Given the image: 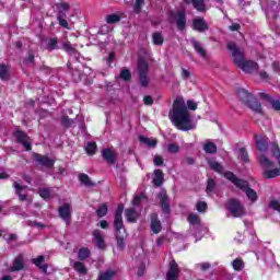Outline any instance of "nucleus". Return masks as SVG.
<instances>
[{
    "mask_svg": "<svg viewBox=\"0 0 280 280\" xmlns=\"http://www.w3.org/2000/svg\"><path fill=\"white\" fill-rule=\"evenodd\" d=\"M168 117L177 130H183L184 132L191 130V115L187 109L185 100L176 98L173 102L172 110L170 112Z\"/></svg>",
    "mask_w": 280,
    "mask_h": 280,
    "instance_id": "obj_1",
    "label": "nucleus"
},
{
    "mask_svg": "<svg viewBox=\"0 0 280 280\" xmlns=\"http://www.w3.org/2000/svg\"><path fill=\"white\" fill-rule=\"evenodd\" d=\"M228 50L232 51V58L234 65L242 69L245 73H253V71H257L259 69V65L253 60L244 59V52L240 50L237 44L235 42H228Z\"/></svg>",
    "mask_w": 280,
    "mask_h": 280,
    "instance_id": "obj_2",
    "label": "nucleus"
},
{
    "mask_svg": "<svg viewBox=\"0 0 280 280\" xmlns=\"http://www.w3.org/2000/svg\"><path fill=\"white\" fill-rule=\"evenodd\" d=\"M114 229L117 248H126V228H124V203H119L114 214Z\"/></svg>",
    "mask_w": 280,
    "mask_h": 280,
    "instance_id": "obj_3",
    "label": "nucleus"
},
{
    "mask_svg": "<svg viewBox=\"0 0 280 280\" xmlns=\"http://www.w3.org/2000/svg\"><path fill=\"white\" fill-rule=\"evenodd\" d=\"M224 178H226V180H230V183L236 186L237 189H241V191H243L247 196L248 200H250L252 202H257L259 197L257 196V191L250 188V184L248 183V180L236 177L235 173L231 171H226L224 173Z\"/></svg>",
    "mask_w": 280,
    "mask_h": 280,
    "instance_id": "obj_4",
    "label": "nucleus"
},
{
    "mask_svg": "<svg viewBox=\"0 0 280 280\" xmlns=\"http://www.w3.org/2000/svg\"><path fill=\"white\" fill-rule=\"evenodd\" d=\"M236 95L241 100V102H244L250 110H254V113H258V115H264V110L261 109V103L257 101L255 96H253L246 89L238 88L236 90Z\"/></svg>",
    "mask_w": 280,
    "mask_h": 280,
    "instance_id": "obj_5",
    "label": "nucleus"
},
{
    "mask_svg": "<svg viewBox=\"0 0 280 280\" xmlns=\"http://www.w3.org/2000/svg\"><path fill=\"white\" fill-rule=\"evenodd\" d=\"M258 162L264 170L262 176L266 179L277 178V176H280V168H272V170L268 168V167H275V162L270 161V159H268L266 154H261L258 158Z\"/></svg>",
    "mask_w": 280,
    "mask_h": 280,
    "instance_id": "obj_6",
    "label": "nucleus"
},
{
    "mask_svg": "<svg viewBox=\"0 0 280 280\" xmlns=\"http://www.w3.org/2000/svg\"><path fill=\"white\" fill-rule=\"evenodd\" d=\"M167 16L168 23H176V27L179 32L187 30V14L185 11L168 10Z\"/></svg>",
    "mask_w": 280,
    "mask_h": 280,
    "instance_id": "obj_7",
    "label": "nucleus"
},
{
    "mask_svg": "<svg viewBox=\"0 0 280 280\" xmlns=\"http://www.w3.org/2000/svg\"><path fill=\"white\" fill-rule=\"evenodd\" d=\"M149 70H150V66H148V62L144 59H139L138 75H139L140 86H142L143 89H147V86L150 85V79H148Z\"/></svg>",
    "mask_w": 280,
    "mask_h": 280,
    "instance_id": "obj_8",
    "label": "nucleus"
},
{
    "mask_svg": "<svg viewBox=\"0 0 280 280\" xmlns=\"http://www.w3.org/2000/svg\"><path fill=\"white\" fill-rule=\"evenodd\" d=\"M225 209L231 213L232 218H242L246 212L244 211V205L238 199L232 198L225 205Z\"/></svg>",
    "mask_w": 280,
    "mask_h": 280,
    "instance_id": "obj_9",
    "label": "nucleus"
},
{
    "mask_svg": "<svg viewBox=\"0 0 280 280\" xmlns=\"http://www.w3.org/2000/svg\"><path fill=\"white\" fill-rule=\"evenodd\" d=\"M58 214L61 220L65 221L66 226L71 224V215H72V207L71 203L65 202L62 206L58 208Z\"/></svg>",
    "mask_w": 280,
    "mask_h": 280,
    "instance_id": "obj_10",
    "label": "nucleus"
},
{
    "mask_svg": "<svg viewBox=\"0 0 280 280\" xmlns=\"http://www.w3.org/2000/svg\"><path fill=\"white\" fill-rule=\"evenodd\" d=\"M158 198L160 200V207L162 212L166 215L172 213V206L170 205V197L167 196V190H162L158 194Z\"/></svg>",
    "mask_w": 280,
    "mask_h": 280,
    "instance_id": "obj_11",
    "label": "nucleus"
},
{
    "mask_svg": "<svg viewBox=\"0 0 280 280\" xmlns=\"http://www.w3.org/2000/svg\"><path fill=\"white\" fill-rule=\"evenodd\" d=\"M33 161L38 163V165H43V167H47L48 170H51V167H54V165L56 164V161L40 153H33Z\"/></svg>",
    "mask_w": 280,
    "mask_h": 280,
    "instance_id": "obj_12",
    "label": "nucleus"
},
{
    "mask_svg": "<svg viewBox=\"0 0 280 280\" xmlns=\"http://www.w3.org/2000/svg\"><path fill=\"white\" fill-rule=\"evenodd\" d=\"M180 276V267L174 259L168 264V271L166 272V280H178Z\"/></svg>",
    "mask_w": 280,
    "mask_h": 280,
    "instance_id": "obj_13",
    "label": "nucleus"
},
{
    "mask_svg": "<svg viewBox=\"0 0 280 280\" xmlns=\"http://www.w3.org/2000/svg\"><path fill=\"white\" fill-rule=\"evenodd\" d=\"M192 30L195 32H207L209 30V24H207V21H205V18H197L192 20Z\"/></svg>",
    "mask_w": 280,
    "mask_h": 280,
    "instance_id": "obj_14",
    "label": "nucleus"
},
{
    "mask_svg": "<svg viewBox=\"0 0 280 280\" xmlns=\"http://www.w3.org/2000/svg\"><path fill=\"white\" fill-rule=\"evenodd\" d=\"M151 231L158 235L161 231H163V225L161 224V220H159V214L156 212L151 213Z\"/></svg>",
    "mask_w": 280,
    "mask_h": 280,
    "instance_id": "obj_15",
    "label": "nucleus"
},
{
    "mask_svg": "<svg viewBox=\"0 0 280 280\" xmlns=\"http://www.w3.org/2000/svg\"><path fill=\"white\" fill-rule=\"evenodd\" d=\"M55 8L58 12L57 16H67V12L71 10V4L67 1H60L55 3Z\"/></svg>",
    "mask_w": 280,
    "mask_h": 280,
    "instance_id": "obj_16",
    "label": "nucleus"
},
{
    "mask_svg": "<svg viewBox=\"0 0 280 280\" xmlns=\"http://www.w3.org/2000/svg\"><path fill=\"white\" fill-rule=\"evenodd\" d=\"M154 176L152 179V183L154 187H161L163 185V180H165V174L163 173V170L156 168L153 172Z\"/></svg>",
    "mask_w": 280,
    "mask_h": 280,
    "instance_id": "obj_17",
    "label": "nucleus"
},
{
    "mask_svg": "<svg viewBox=\"0 0 280 280\" xmlns=\"http://www.w3.org/2000/svg\"><path fill=\"white\" fill-rule=\"evenodd\" d=\"M93 237H94V241L96 242L97 248H100V250H105L106 242L104 241V236H102V232L100 230H94Z\"/></svg>",
    "mask_w": 280,
    "mask_h": 280,
    "instance_id": "obj_18",
    "label": "nucleus"
},
{
    "mask_svg": "<svg viewBox=\"0 0 280 280\" xmlns=\"http://www.w3.org/2000/svg\"><path fill=\"white\" fill-rule=\"evenodd\" d=\"M125 218L127 222H130L131 224H137V219L139 218V212L135 210V208H128L125 210Z\"/></svg>",
    "mask_w": 280,
    "mask_h": 280,
    "instance_id": "obj_19",
    "label": "nucleus"
},
{
    "mask_svg": "<svg viewBox=\"0 0 280 280\" xmlns=\"http://www.w3.org/2000/svg\"><path fill=\"white\" fill-rule=\"evenodd\" d=\"M102 156L104 161H106V163H108L109 165H115L116 159L115 153H113V150H110L109 148L103 149Z\"/></svg>",
    "mask_w": 280,
    "mask_h": 280,
    "instance_id": "obj_20",
    "label": "nucleus"
},
{
    "mask_svg": "<svg viewBox=\"0 0 280 280\" xmlns=\"http://www.w3.org/2000/svg\"><path fill=\"white\" fill-rule=\"evenodd\" d=\"M256 149L259 152H267L268 151V137H258L256 139Z\"/></svg>",
    "mask_w": 280,
    "mask_h": 280,
    "instance_id": "obj_21",
    "label": "nucleus"
},
{
    "mask_svg": "<svg viewBox=\"0 0 280 280\" xmlns=\"http://www.w3.org/2000/svg\"><path fill=\"white\" fill-rule=\"evenodd\" d=\"M32 264H34V266H36L37 268H39V270H42V272H44L45 275H47V264H45V256L40 255L37 258H34L32 260ZM44 264V265H43Z\"/></svg>",
    "mask_w": 280,
    "mask_h": 280,
    "instance_id": "obj_22",
    "label": "nucleus"
},
{
    "mask_svg": "<svg viewBox=\"0 0 280 280\" xmlns=\"http://www.w3.org/2000/svg\"><path fill=\"white\" fill-rule=\"evenodd\" d=\"M191 46L194 47L195 51L201 56V58H207V50L202 47V44L196 38L190 39Z\"/></svg>",
    "mask_w": 280,
    "mask_h": 280,
    "instance_id": "obj_23",
    "label": "nucleus"
},
{
    "mask_svg": "<svg viewBox=\"0 0 280 280\" xmlns=\"http://www.w3.org/2000/svg\"><path fill=\"white\" fill-rule=\"evenodd\" d=\"M23 268H25V262L23 261V257L18 256L13 260V265L10 268V272H19L20 270H23Z\"/></svg>",
    "mask_w": 280,
    "mask_h": 280,
    "instance_id": "obj_24",
    "label": "nucleus"
},
{
    "mask_svg": "<svg viewBox=\"0 0 280 280\" xmlns=\"http://www.w3.org/2000/svg\"><path fill=\"white\" fill-rule=\"evenodd\" d=\"M10 69L11 67L9 65L0 63V80L2 82L10 80Z\"/></svg>",
    "mask_w": 280,
    "mask_h": 280,
    "instance_id": "obj_25",
    "label": "nucleus"
},
{
    "mask_svg": "<svg viewBox=\"0 0 280 280\" xmlns=\"http://www.w3.org/2000/svg\"><path fill=\"white\" fill-rule=\"evenodd\" d=\"M13 187H14L15 194H16V196H19V200L21 202H24V200H28L27 195L22 194L23 189H26L27 186H21V184H19V182H14Z\"/></svg>",
    "mask_w": 280,
    "mask_h": 280,
    "instance_id": "obj_26",
    "label": "nucleus"
},
{
    "mask_svg": "<svg viewBox=\"0 0 280 280\" xmlns=\"http://www.w3.org/2000/svg\"><path fill=\"white\" fill-rule=\"evenodd\" d=\"M79 180L81 185H84V187H95V183L91 180V177H89L86 173H80Z\"/></svg>",
    "mask_w": 280,
    "mask_h": 280,
    "instance_id": "obj_27",
    "label": "nucleus"
},
{
    "mask_svg": "<svg viewBox=\"0 0 280 280\" xmlns=\"http://www.w3.org/2000/svg\"><path fill=\"white\" fill-rule=\"evenodd\" d=\"M152 43L156 47H161L165 43V37H163V34L161 32H154L152 33Z\"/></svg>",
    "mask_w": 280,
    "mask_h": 280,
    "instance_id": "obj_28",
    "label": "nucleus"
},
{
    "mask_svg": "<svg viewBox=\"0 0 280 280\" xmlns=\"http://www.w3.org/2000/svg\"><path fill=\"white\" fill-rule=\"evenodd\" d=\"M89 257H91V249H89L88 247H81L78 252V259L80 261H86Z\"/></svg>",
    "mask_w": 280,
    "mask_h": 280,
    "instance_id": "obj_29",
    "label": "nucleus"
},
{
    "mask_svg": "<svg viewBox=\"0 0 280 280\" xmlns=\"http://www.w3.org/2000/svg\"><path fill=\"white\" fill-rule=\"evenodd\" d=\"M72 268L75 272H79V275H86L89 272V269H86V266H84L82 261H75Z\"/></svg>",
    "mask_w": 280,
    "mask_h": 280,
    "instance_id": "obj_30",
    "label": "nucleus"
},
{
    "mask_svg": "<svg viewBox=\"0 0 280 280\" xmlns=\"http://www.w3.org/2000/svg\"><path fill=\"white\" fill-rule=\"evenodd\" d=\"M208 164L210 170H213V172H217V174H223L224 166L220 162L211 161Z\"/></svg>",
    "mask_w": 280,
    "mask_h": 280,
    "instance_id": "obj_31",
    "label": "nucleus"
},
{
    "mask_svg": "<svg viewBox=\"0 0 280 280\" xmlns=\"http://www.w3.org/2000/svg\"><path fill=\"white\" fill-rule=\"evenodd\" d=\"M13 137L16 139V143H23L24 141H27V133H25V131L22 130H15L13 132Z\"/></svg>",
    "mask_w": 280,
    "mask_h": 280,
    "instance_id": "obj_32",
    "label": "nucleus"
},
{
    "mask_svg": "<svg viewBox=\"0 0 280 280\" xmlns=\"http://www.w3.org/2000/svg\"><path fill=\"white\" fill-rule=\"evenodd\" d=\"M187 222L194 226H200V217L194 212L189 213L187 217Z\"/></svg>",
    "mask_w": 280,
    "mask_h": 280,
    "instance_id": "obj_33",
    "label": "nucleus"
},
{
    "mask_svg": "<svg viewBox=\"0 0 280 280\" xmlns=\"http://www.w3.org/2000/svg\"><path fill=\"white\" fill-rule=\"evenodd\" d=\"M120 80H124V82H130L132 80V72H130L129 69H121L119 73Z\"/></svg>",
    "mask_w": 280,
    "mask_h": 280,
    "instance_id": "obj_34",
    "label": "nucleus"
},
{
    "mask_svg": "<svg viewBox=\"0 0 280 280\" xmlns=\"http://www.w3.org/2000/svg\"><path fill=\"white\" fill-rule=\"evenodd\" d=\"M215 187H218V183H215V179L209 177L207 179L206 194H213Z\"/></svg>",
    "mask_w": 280,
    "mask_h": 280,
    "instance_id": "obj_35",
    "label": "nucleus"
},
{
    "mask_svg": "<svg viewBox=\"0 0 280 280\" xmlns=\"http://www.w3.org/2000/svg\"><path fill=\"white\" fill-rule=\"evenodd\" d=\"M203 150L207 154H215V152H218V145L213 142H207L203 145Z\"/></svg>",
    "mask_w": 280,
    "mask_h": 280,
    "instance_id": "obj_36",
    "label": "nucleus"
},
{
    "mask_svg": "<svg viewBox=\"0 0 280 280\" xmlns=\"http://www.w3.org/2000/svg\"><path fill=\"white\" fill-rule=\"evenodd\" d=\"M232 268L236 272H241V270H244V260L242 258H236L232 261Z\"/></svg>",
    "mask_w": 280,
    "mask_h": 280,
    "instance_id": "obj_37",
    "label": "nucleus"
},
{
    "mask_svg": "<svg viewBox=\"0 0 280 280\" xmlns=\"http://www.w3.org/2000/svg\"><path fill=\"white\" fill-rule=\"evenodd\" d=\"M108 214V205L102 203L98 206V209H96V215L97 218H104Z\"/></svg>",
    "mask_w": 280,
    "mask_h": 280,
    "instance_id": "obj_38",
    "label": "nucleus"
},
{
    "mask_svg": "<svg viewBox=\"0 0 280 280\" xmlns=\"http://www.w3.org/2000/svg\"><path fill=\"white\" fill-rule=\"evenodd\" d=\"M139 141L140 143H145L147 145H149V148H156V139H150V138H147L144 136H140L139 137Z\"/></svg>",
    "mask_w": 280,
    "mask_h": 280,
    "instance_id": "obj_39",
    "label": "nucleus"
},
{
    "mask_svg": "<svg viewBox=\"0 0 280 280\" xmlns=\"http://www.w3.org/2000/svg\"><path fill=\"white\" fill-rule=\"evenodd\" d=\"M85 151L90 156H93V154H96L97 152V143L89 142L85 147Z\"/></svg>",
    "mask_w": 280,
    "mask_h": 280,
    "instance_id": "obj_40",
    "label": "nucleus"
},
{
    "mask_svg": "<svg viewBox=\"0 0 280 280\" xmlns=\"http://www.w3.org/2000/svg\"><path fill=\"white\" fill-rule=\"evenodd\" d=\"M74 121L73 119L69 118V116H62L61 117V126L66 129L69 130L71 126H73Z\"/></svg>",
    "mask_w": 280,
    "mask_h": 280,
    "instance_id": "obj_41",
    "label": "nucleus"
},
{
    "mask_svg": "<svg viewBox=\"0 0 280 280\" xmlns=\"http://www.w3.org/2000/svg\"><path fill=\"white\" fill-rule=\"evenodd\" d=\"M121 21V16L113 13L106 16V23H108V25H113L115 23H119Z\"/></svg>",
    "mask_w": 280,
    "mask_h": 280,
    "instance_id": "obj_42",
    "label": "nucleus"
},
{
    "mask_svg": "<svg viewBox=\"0 0 280 280\" xmlns=\"http://www.w3.org/2000/svg\"><path fill=\"white\" fill-rule=\"evenodd\" d=\"M115 277V271L113 270H107L105 272H102L97 280H113V278Z\"/></svg>",
    "mask_w": 280,
    "mask_h": 280,
    "instance_id": "obj_43",
    "label": "nucleus"
},
{
    "mask_svg": "<svg viewBox=\"0 0 280 280\" xmlns=\"http://www.w3.org/2000/svg\"><path fill=\"white\" fill-rule=\"evenodd\" d=\"M240 156H241V161H243V163H250V159H248V151H246V148L242 147L240 150Z\"/></svg>",
    "mask_w": 280,
    "mask_h": 280,
    "instance_id": "obj_44",
    "label": "nucleus"
},
{
    "mask_svg": "<svg viewBox=\"0 0 280 280\" xmlns=\"http://www.w3.org/2000/svg\"><path fill=\"white\" fill-rule=\"evenodd\" d=\"M38 192L44 200H49V198H51V190L49 188H39Z\"/></svg>",
    "mask_w": 280,
    "mask_h": 280,
    "instance_id": "obj_45",
    "label": "nucleus"
},
{
    "mask_svg": "<svg viewBox=\"0 0 280 280\" xmlns=\"http://www.w3.org/2000/svg\"><path fill=\"white\" fill-rule=\"evenodd\" d=\"M56 49H58V39L56 37H52L49 39V42L47 44V50L54 51Z\"/></svg>",
    "mask_w": 280,
    "mask_h": 280,
    "instance_id": "obj_46",
    "label": "nucleus"
},
{
    "mask_svg": "<svg viewBox=\"0 0 280 280\" xmlns=\"http://www.w3.org/2000/svg\"><path fill=\"white\" fill-rule=\"evenodd\" d=\"M67 15H57V21L59 22L60 27L69 30V22L66 20Z\"/></svg>",
    "mask_w": 280,
    "mask_h": 280,
    "instance_id": "obj_47",
    "label": "nucleus"
},
{
    "mask_svg": "<svg viewBox=\"0 0 280 280\" xmlns=\"http://www.w3.org/2000/svg\"><path fill=\"white\" fill-rule=\"evenodd\" d=\"M148 197L143 192H141L140 195H137L136 197H133V200H132L133 207H139V205H141V200H145Z\"/></svg>",
    "mask_w": 280,
    "mask_h": 280,
    "instance_id": "obj_48",
    "label": "nucleus"
},
{
    "mask_svg": "<svg viewBox=\"0 0 280 280\" xmlns=\"http://www.w3.org/2000/svg\"><path fill=\"white\" fill-rule=\"evenodd\" d=\"M62 47L67 51V54L74 55L78 51L75 50V48H73V46L71 45V42H65Z\"/></svg>",
    "mask_w": 280,
    "mask_h": 280,
    "instance_id": "obj_49",
    "label": "nucleus"
},
{
    "mask_svg": "<svg viewBox=\"0 0 280 280\" xmlns=\"http://www.w3.org/2000/svg\"><path fill=\"white\" fill-rule=\"evenodd\" d=\"M143 3H145V0H136L133 12L136 14H141V8H143Z\"/></svg>",
    "mask_w": 280,
    "mask_h": 280,
    "instance_id": "obj_50",
    "label": "nucleus"
},
{
    "mask_svg": "<svg viewBox=\"0 0 280 280\" xmlns=\"http://www.w3.org/2000/svg\"><path fill=\"white\" fill-rule=\"evenodd\" d=\"M196 209L199 213H205L207 211L208 206L206 201H197Z\"/></svg>",
    "mask_w": 280,
    "mask_h": 280,
    "instance_id": "obj_51",
    "label": "nucleus"
},
{
    "mask_svg": "<svg viewBox=\"0 0 280 280\" xmlns=\"http://www.w3.org/2000/svg\"><path fill=\"white\" fill-rule=\"evenodd\" d=\"M167 150L168 152H171V154H178V151L180 150V148L176 143H170L167 147Z\"/></svg>",
    "mask_w": 280,
    "mask_h": 280,
    "instance_id": "obj_52",
    "label": "nucleus"
},
{
    "mask_svg": "<svg viewBox=\"0 0 280 280\" xmlns=\"http://www.w3.org/2000/svg\"><path fill=\"white\" fill-rule=\"evenodd\" d=\"M269 208L273 209V211H278V213H280V201L279 200H271L269 202Z\"/></svg>",
    "mask_w": 280,
    "mask_h": 280,
    "instance_id": "obj_53",
    "label": "nucleus"
},
{
    "mask_svg": "<svg viewBox=\"0 0 280 280\" xmlns=\"http://www.w3.org/2000/svg\"><path fill=\"white\" fill-rule=\"evenodd\" d=\"M197 268H200L202 272H207L211 268V262H199L197 264Z\"/></svg>",
    "mask_w": 280,
    "mask_h": 280,
    "instance_id": "obj_54",
    "label": "nucleus"
},
{
    "mask_svg": "<svg viewBox=\"0 0 280 280\" xmlns=\"http://www.w3.org/2000/svg\"><path fill=\"white\" fill-rule=\"evenodd\" d=\"M269 103L271 104V108H273V110H280V100H269Z\"/></svg>",
    "mask_w": 280,
    "mask_h": 280,
    "instance_id": "obj_55",
    "label": "nucleus"
},
{
    "mask_svg": "<svg viewBox=\"0 0 280 280\" xmlns=\"http://www.w3.org/2000/svg\"><path fill=\"white\" fill-rule=\"evenodd\" d=\"M36 56L34 55V51L30 50L28 56L25 59V62H30L31 65H34L36 62Z\"/></svg>",
    "mask_w": 280,
    "mask_h": 280,
    "instance_id": "obj_56",
    "label": "nucleus"
},
{
    "mask_svg": "<svg viewBox=\"0 0 280 280\" xmlns=\"http://www.w3.org/2000/svg\"><path fill=\"white\" fill-rule=\"evenodd\" d=\"M153 163L156 167H161V165H163L164 161H163V156L161 155H155L153 159Z\"/></svg>",
    "mask_w": 280,
    "mask_h": 280,
    "instance_id": "obj_57",
    "label": "nucleus"
},
{
    "mask_svg": "<svg viewBox=\"0 0 280 280\" xmlns=\"http://www.w3.org/2000/svg\"><path fill=\"white\" fill-rule=\"evenodd\" d=\"M143 103L145 106H152V104H154V98L151 95H147L143 97Z\"/></svg>",
    "mask_w": 280,
    "mask_h": 280,
    "instance_id": "obj_58",
    "label": "nucleus"
},
{
    "mask_svg": "<svg viewBox=\"0 0 280 280\" xmlns=\"http://www.w3.org/2000/svg\"><path fill=\"white\" fill-rule=\"evenodd\" d=\"M72 80H73L74 82H80V80H82L80 70H74V71H72Z\"/></svg>",
    "mask_w": 280,
    "mask_h": 280,
    "instance_id": "obj_59",
    "label": "nucleus"
},
{
    "mask_svg": "<svg viewBox=\"0 0 280 280\" xmlns=\"http://www.w3.org/2000/svg\"><path fill=\"white\" fill-rule=\"evenodd\" d=\"M187 108L189 110H197L198 109V104L191 100L187 101Z\"/></svg>",
    "mask_w": 280,
    "mask_h": 280,
    "instance_id": "obj_60",
    "label": "nucleus"
},
{
    "mask_svg": "<svg viewBox=\"0 0 280 280\" xmlns=\"http://www.w3.org/2000/svg\"><path fill=\"white\" fill-rule=\"evenodd\" d=\"M137 275L138 277H143L145 275V264H140Z\"/></svg>",
    "mask_w": 280,
    "mask_h": 280,
    "instance_id": "obj_61",
    "label": "nucleus"
},
{
    "mask_svg": "<svg viewBox=\"0 0 280 280\" xmlns=\"http://www.w3.org/2000/svg\"><path fill=\"white\" fill-rule=\"evenodd\" d=\"M182 78H183V80H189L191 78V72H189V70H187V69H183Z\"/></svg>",
    "mask_w": 280,
    "mask_h": 280,
    "instance_id": "obj_62",
    "label": "nucleus"
},
{
    "mask_svg": "<svg viewBox=\"0 0 280 280\" xmlns=\"http://www.w3.org/2000/svg\"><path fill=\"white\" fill-rule=\"evenodd\" d=\"M20 145H23V148H25L26 152H31V150H32V143L27 142V140H25L24 142H21Z\"/></svg>",
    "mask_w": 280,
    "mask_h": 280,
    "instance_id": "obj_63",
    "label": "nucleus"
},
{
    "mask_svg": "<svg viewBox=\"0 0 280 280\" xmlns=\"http://www.w3.org/2000/svg\"><path fill=\"white\" fill-rule=\"evenodd\" d=\"M115 58H117V55L115 52H109L107 58L108 65L113 63L115 61Z\"/></svg>",
    "mask_w": 280,
    "mask_h": 280,
    "instance_id": "obj_64",
    "label": "nucleus"
}]
</instances>
